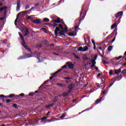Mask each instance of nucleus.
Here are the masks:
<instances>
[{
  "mask_svg": "<svg viewBox=\"0 0 126 126\" xmlns=\"http://www.w3.org/2000/svg\"><path fill=\"white\" fill-rule=\"evenodd\" d=\"M110 38H112V34H110L109 35H108L107 37H106V40H110Z\"/></svg>",
  "mask_w": 126,
  "mask_h": 126,
  "instance_id": "nucleus-37",
  "label": "nucleus"
},
{
  "mask_svg": "<svg viewBox=\"0 0 126 126\" xmlns=\"http://www.w3.org/2000/svg\"><path fill=\"white\" fill-rule=\"evenodd\" d=\"M66 64L68 66V68L70 69H73V67H74V64H73V63L67 62Z\"/></svg>",
  "mask_w": 126,
  "mask_h": 126,
  "instance_id": "nucleus-7",
  "label": "nucleus"
},
{
  "mask_svg": "<svg viewBox=\"0 0 126 126\" xmlns=\"http://www.w3.org/2000/svg\"><path fill=\"white\" fill-rule=\"evenodd\" d=\"M63 97H67L68 96V93H63L62 94Z\"/></svg>",
  "mask_w": 126,
  "mask_h": 126,
  "instance_id": "nucleus-20",
  "label": "nucleus"
},
{
  "mask_svg": "<svg viewBox=\"0 0 126 126\" xmlns=\"http://www.w3.org/2000/svg\"><path fill=\"white\" fill-rule=\"evenodd\" d=\"M122 73H123V74H126V69L123 70L122 71Z\"/></svg>",
  "mask_w": 126,
  "mask_h": 126,
  "instance_id": "nucleus-46",
  "label": "nucleus"
},
{
  "mask_svg": "<svg viewBox=\"0 0 126 126\" xmlns=\"http://www.w3.org/2000/svg\"><path fill=\"white\" fill-rule=\"evenodd\" d=\"M42 46H43V45H42V44H39L38 45V48H42Z\"/></svg>",
  "mask_w": 126,
  "mask_h": 126,
  "instance_id": "nucleus-61",
  "label": "nucleus"
},
{
  "mask_svg": "<svg viewBox=\"0 0 126 126\" xmlns=\"http://www.w3.org/2000/svg\"><path fill=\"white\" fill-rule=\"evenodd\" d=\"M62 68H67V66H66V65H64L62 67Z\"/></svg>",
  "mask_w": 126,
  "mask_h": 126,
  "instance_id": "nucleus-54",
  "label": "nucleus"
},
{
  "mask_svg": "<svg viewBox=\"0 0 126 126\" xmlns=\"http://www.w3.org/2000/svg\"><path fill=\"white\" fill-rule=\"evenodd\" d=\"M51 22H53V23H55V22H56V23H61L62 22L61 21H57V20H52Z\"/></svg>",
  "mask_w": 126,
  "mask_h": 126,
  "instance_id": "nucleus-29",
  "label": "nucleus"
},
{
  "mask_svg": "<svg viewBox=\"0 0 126 126\" xmlns=\"http://www.w3.org/2000/svg\"><path fill=\"white\" fill-rule=\"evenodd\" d=\"M52 120H53V119H52L51 120H47V122H48V123H51L52 122H54V121Z\"/></svg>",
  "mask_w": 126,
  "mask_h": 126,
  "instance_id": "nucleus-50",
  "label": "nucleus"
},
{
  "mask_svg": "<svg viewBox=\"0 0 126 126\" xmlns=\"http://www.w3.org/2000/svg\"><path fill=\"white\" fill-rule=\"evenodd\" d=\"M57 85H58V86H61V87H63V84H60V83H57Z\"/></svg>",
  "mask_w": 126,
  "mask_h": 126,
  "instance_id": "nucleus-39",
  "label": "nucleus"
},
{
  "mask_svg": "<svg viewBox=\"0 0 126 126\" xmlns=\"http://www.w3.org/2000/svg\"><path fill=\"white\" fill-rule=\"evenodd\" d=\"M29 8H30V5L29 4H27L25 8V9H29Z\"/></svg>",
  "mask_w": 126,
  "mask_h": 126,
  "instance_id": "nucleus-27",
  "label": "nucleus"
},
{
  "mask_svg": "<svg viewBox=\"0 0 126 126\" xmlns=\"http://www.w3.org/2000/svg\"><path fill=\"white\" fill-rule=\"evenodd\" d=\"M50 21V19H49L48 18H44L43 20L41 21L42 22H49Z\"/></svg>",
  "mask_w": 126,
  "mask_h": 126,
  "instance_id": "nucleus-16",
  "label": "nucleus"
},
{
  "mask_svg": "<svg viewBox=\"0 0 126 126\" xmlns=\"http://www.w3.org/2000/svg\"><path fill=\"white\" fill-rule=\"evenodd\" d=\"M79 25H76L75 26L74 30H75V31H76V32H77V31L79 30V29H79Z\"/></svg>",
  "mask_w": 126,
  "mask_h": 126,
  "instance_id": "nucleus-19",
  "label": "nucleus"
},
{
  "mask_svg": "<svg viewBox=\"0 0 126 126\" xmlns=\"http://www.w3.org/2000/svg\"><path fill=\"white\" fill-rule=\"evenodd\" d=\"M102 100V98L100 97V99H97L96 101H95V103L96 104H98V103H99V102H101Z\"/></svg>",
  "mask_w": 126,
  "mask_h": 126,
  "instance_id": "nucleus-32",
  "label": "nucleus"
},
{
  "mask_svg": "<svg viewBox=\"0 0 126 126\" xmlns=\"http://www.w3.org/2000/svg\"><path fill=\"white\" fill-rule=\"evenodd\" d=\"M92 43H93V45L96 44V43H95V41H94L93 39L92 40Z\"/></svg>",
  "mask_w": 126,
  "mask_h": 126,
  "instance_id": "nucleus-58",
  "label": "nucleus"
},
{
  "mask_svg": "<svg viewBox=\"0 0 126 126\" xmlns=\"http://www.w3.org/2000/svg\"><path fill=\"white\" fill-rule=\"evenodd\" d=\"M54 77H55V76L52 75V76L50 77L49 79H50V80H52V79H53V78H54Z\"/></svg>",
  "mask_w": 126,
  "mask_h": 126,
  "instance_id": "nucleus-56",
  "label": "nucleus"
},
{
  "mask_svg": "<svg viewBox=\"0 0 126 126\" xmlns=\"http://www.w3.org/2000/svg\"><path fill=\"white\" fill-rule=\"evenodd\" d=\"M123 13H124L123 12V11H121V12L117 13V14L115 15L116 18H118V17H119V16H121L122 15H123Z\"/></svg>",
  "mask_w": 126,
  "mask_h": 126,
  "instance_id": "nucleus-13",
  "label": "nucleus"
},
{
  "mask_svg": "<svg viewBox=\"0 0 126 126\" xmlns=\"http://www.w3.org/2000/svg\"><path fill=\"white\" fill-rule=\"evenodd\" d=\"M88 50V46L84 47L83 48V52H86V51Z\"/></svg>",
  "mask_w": 126,
  "mask_h": 126,
  "instance_id": "nucleus-28",
  "label": "nucleus"
},
{
  "mask_svg": "<svg viewBox=\"0 0 126 126\" xmlns=\"http://www.w3.org/2000/svg\"><path fill=\"white\" fill-rule=\"evenodd\" d=\"M109 75H112V74H113V70H110L109 71Z\"/></svg>",
  "mask_w": 126,
  "mask_h": 126,
  "instance_id": "nucleus-47",
  "label": "nucleus"
},
{
  "mask_svg": "<svg viewBox=\"0 0 126 126\" xmlns=\"http://www.w3.org/2000/svg\"><path fill=\"white\" fill-rule=\"evenodd\" d=\"M65 83H70V80H67L65 81Z\"/></svg>",
  "mask_w": 126,
  "mask_h": 126,
  "instance_id": "nucleus-52",
  "label": "nucleus"
},
{
  "mask_svg": "<svg viewBox=\"0 0 126 126\" xmlns=\"http://www.w3.org/2000/svg\"><path fill=\"white\" fill-rule=\"evenodd\" d=\"M22 30L25 34L24 35L25 37H26L27 35H29L30 34V32H29V31L28 30V29L26 28V27H24L23 28Z\"/></svg>",
  "mask_w": 126,
  "mask_h": 126,
  "instance_id": "nucleus-4",
  "label": "nucleus"
},
{
  "mask_svg": "<svg viewBox=\"0 0 126 126\" xmlns=\"http://www.w3.org/2000/svg\"><path fill=\"white\" fill-rule=\"evenodd\" d=\"M27 12H28V10L23 11L22 12L19 13L18 15L21 14H23V15H25V14H27Z\"/></svg>",
  "mask_w": 126,
  "mask_h": 126,
  "instance_id": "nucleus-15",
  "label": "nucleus"
},
{
  "mask_svg": "<svg viewBox=\"0 0 126 126\" xmlns=\"http://www.w3.org/2000/svg\"><path fill=\"white\" fill-rule=\"evenodd\" d=\"M116 26H117V23H114L113 25H112L111 27V30H113V29L115 28Z\"/></svg>",
  "mask_w": 126,
  "mask_h": 126,
  "instance_id": "nucleus-23",
  "label": "nucleus"
},
{
  "mask_svg": "<svg viewBox=\"0 0 126 126\" xmlns=\"http://www.w3.org/2000/svg\"><path fill=\"white\" fill-rule=\"evenodd\" d=\"M57 21H61V18H58L57 20Z\"/></svg>",
  "mask_w": 126,
  "mask_h": 126,
  "instance_id": "nucleus-64",
  "label": "nucleus"
},
{
  "mask_svg": "<svg viewBox=\"0 0 126 126\" xmlns=\"http://www.w3.org/2000/svg\"><path fill=\"white\" fill-rule=\"evenodd\" d=\"M29 96H34V93L29 94Z\"/></svg>",
  "mask_w": 126,
  "mask_h": 126,
  "instance_id": "nucleus-55",
  "label": "nucleus"
},
{
  "mask_svg": "<svg viewBox=\"0 0 126 126\" xmlns=\"http://www.w3.org/2000/svg\"><path fill=\"white\" fill-rule=\"evenodd\" d=\"M62 70H63V69H60L59 70L57 71L56 72L52 74L51 75L52 76L54 75L55 77H57L58 72H60V71H62Z\"/></svg>",
  "mask_w": 126,
  "mask_h": 126,
  "instance_id": "nucleus-12",
  "label": "nucleus"
},
{
  "mask_svg": "<svg viewBox=\"0 0 126 126\" xmlns=\"http://www.w3.org/2000/svg\"><path fill=\"white\" fill-rule=\"evenodd\" d=\"M19 35L20 38H21V40H22V46L24 47V48H25L26 50H27L28 51H29V52H30V53H31V54H32V51L31 50V49L28 47L26 44V42H25L24 36H23V35L22 34V33H21V32H19Z\"/></svg>",
  "mask_w": 126,
  "mask_h": 126,
  "instance_id": "nucleus-2",
  "label": "nucleus"
},
{
  "mask_svg": "<svg viewBox=\"0 0 126 126\" xmlns=\"http://www.w3.org/2000/svg\"><path fill=\"white\" fill-rule=\"evenodd\" d=\"M14 96H15V94H10L9 95L6 96L3 94H0V99H1V98H4V97H5V98H8V97L9 98H12V97H14Z\"/></svg>",
  "mask_w": 126,
  "mask_h": 126,
  "instance_id": "nucleus-5",
  "label": "nucleus"
},
{
  "mask_svg": "<svg viewBox=\"0 0 126 126\" xmlns=\"http://www.w3.org/2000/svg\"><path fill=\"white\" fill-rule=\"evenodd\" d=\"M58 26H59V27H60V28H61V30H64L63 27V25L59 24V25H58Z\"/></svg>",
  "mask_w": 126,
  "mask_h": 126,
  "instance_id": "nucleus-33",
  "label": "nucleus"
},
{
  "mask_svg": "<svg viewBox=\"0 0 126 126\" xmlns=\"http://www.w3.org/2000/svg\"><path fill=\"white\" fill-rule=\"evenodd\" d=\"M47 117H43L41 118V121H45L46 119H47Z\"/></svg>",
  "mask_w": 126,
  "mask_h": 126,
  "instance_id": "nucleus-44",
  "label": "nucleus"
},
{
  "mask_svg": "<svg viewBox=\"0 0 126 126\" xmlns=\"http://www.w3.org/2000/svg\"><path fill=\"white\" fill-rule=\"evenodd\" d=\"M18 14L17 15V17L14 21L15 25L16 26L17 25V21L18 20Z\"/></svg>",
  "mask_w": 126,
  "mask_h": 126,
  "instance_id": "nucleus-22",
  "label": "nucleus"
},
{
  "mask_svg": "<svg viewBox=\"0 0 126 126\" xmlns=\"http://www.w3.org/2000/svg\"><path fill=\"white\" fill-rule=\"evenodd\" d=\"M66 115L65 113H64L62 114L61 116L60 117V119L61 120H63V118H64V116Z\"/></svg>",
  "mask_w": 126,
  "mask_h": 126,
  "instance_id": "nucleus-21",
  "label": "nucleus"
},
{
  "mask_svg": "<svg viewBox=\"0 0 126 126\" xmlns=\"http://www.w3.org/2000/svg\"><path fill=\"white\" fill-rule=\"evenodd\" d=\"M67 32V27L65 26V28H64V30H61L60 29V28L56 27V30H55V34L56 36L59 37H65V34Z\"/></svg>",
  "mask_w": 126,
  "mask_h": 126,
  "instance_id": "nucleus-1",
  "label": "nucleus"
},
{
  "mask_svg": "<svg viewBox=\"0 0 126 126\" xmlns=\"http://www.w3.org/2000/svg\"><path fill=\"white\" fill-rule=\"evenodd\" d=\"M97 57H98L97 55H95V57H94V59H92V60H94V61H96V60H97Z\"/></svg>",
  "mask_w": 126,
  "mask_h": 126,
  "instance_id": "nucleus-57",
  "label": "nucleus"
},
{
  "mask_svg": "<svg viewBox=\"0 0 126 126\" xmlns=\"http://www.w3.org/2000/svg\"><path fill=\"white\" fill-rule=\"evenodd\" d=\"M16 3H17L16 11H19V10H20V4H21L20 0H17Z\"/></svg>",
  "mask_w": 126,
  "mask_h": 126,
  "instance_id": "nucleus-6",
  "label": "nucleus"
},
{
  "mask_svg": "<svg viewBox=\"0 0 126 126\" xmlns=\"http://www.w3.org/2000/svg\"><path fill=\"white\" fill-rule=\"evenodd\" d=\"M68 35H69V36H70L71 37H75V36H76V35H77V33H76V32H69V33H68Z\"/></svg>",
  "mask_w": 126,
  "mask_h": 126,
  "instance_id": "nucleus-11",
  "label": "nucleus"
},
{
  "mask_svg": "<svg viewBox=\"0 0 126 126\" xmlns=\"http://www.w3.org/2000/svg\"><path fill=\"white\" fill-rule=\"evenodd\" d=\"M39 3H37L35 4V7L39 6Z\"/></svg>",
  "mask_w": 126,
  "mask_h": 126,
  "instance_id": "nucleus-59",
  "label": "nucleus"
},
{
  "mask_svg": "<svg viewBox=\"0 0 126 126\" xmlns=\"http://www.w3.org/2000/svg\"><path fill=\"white\" fill-rule=\"evenodd\" d=\"M9 102H11V100L10 99H6V103H8Z\"/></svg>",
  "mask_w": 126,
  "mask_h": 126,
  "instance_id": "nucleus-51",
  "label": "nucleus"
},
{
  "mask_svg": "<svg viewBox=\"0 0 126 126\" xmlns=\"http://www.w3.org/2000/svg\"><path fill=\"white\" fill-rule=\"evenodd\" d=\"M32 16H29L28 17V19H29V20H31V21L32 22V21L33 20V18H32Z\"/></svg>",
  "mask_w": 126,
  "mask_h": 126,
  "instance_id": "nucleus-30",
  "label": "nucleus"
},
{
  "mask_svg": "<svg viewBox=\"0 0 126 126\" xmlns=\"http://www.w3.org/2000/svg\"><path fill=\"white\" fill-rule=\"evenodd\" d=\"M13 107H14L15 109H18V107L17 106V105L15 103L13 104Z\"/></svg>",
  "mask_w": 126,
  "mask_h": 126,
  "instance_id": "nucleus-41",
  "label": "nucleus"
},
{
  "mask_svg": "<svg viewBox=\"0 0 126 126\" xmlns=\"http://www.w3.org/2000/svg\"><path fill=\"white\" fill-rule=\"evenodd\" d=\"M102 62L104 64H108L109 63L106 62V61L104 60L103 59H102Z\"/></svg>",
  "mask_w": 126,
  "mask_h": 126,
  "instance_id": "nucleus-36",
  "label": "nucleus"
},
{
  "mask_svg": "<svg viewBox=\"0 0 126 126\" xmlns=\"http://www.w3.org/2000/svg\"><path fill=\"white\" fill-rule=\"evenodd\" d=\"M122 58H123V56H120L118 57V58H116L115 59H116V61H119V60H121V59H122Z\"/></svg>",
  "mask_w": 126,
  "mask_h": 126,
  "instance_id": "nucleus-40",
  "label": "nucleus"
},
{
  "mask_svg": "<svg viewBox=\"0 0 126 126\" xmlns=\"http://www.w3.org/2000/svg\"><path fill=\"white\" fill-rule=\"evenodd\" d=\"M121 72H122V69L121 68H119V69L115 70V74L119 75V74H120V73Z\"/></svg>",
  "mask_w": 126,
  "mask_h": 126,
  "instance_id": "nucleus-14",
  "label": "nucleus"
},
{
  "mask_svg": "<svg viewBox=\"0 0 126 126\" xmlns=\"http://www.w3.org/2000/svg\"><path fill=\"white\" fill-rule=\"evenodd\" d=\"M51 106H50V104L47 105L45 106L46 109L48 108H50Z\"/></svg>",
  "mask_w": 126,
  "mask_h": 126,
  "instance_id": "nucleus-60",
  "label": "nucleus"
},
{
  "mask_svg": "<svg viewBox=\"0 0 126 126\" xmlns=\"http://www.w3.org/2000/svg\"><path fill=\"white\" fill-rule=\"evenodd\" d=\"M41 30H43L44 33H47V29L45 28H41Z\"/></svg>",
  "mask_w": 126,
  "mask_h": 126,
  "instance_id": "nucleus-38",
  "label": "nucleus"
},
{
  "mask_svg": "<svg viewBox=\"0 0 126 126\" xmlns=\"http://www.w3.org/2000/svg\"><path fill=\"white\" fill-rule=\"evenodd\" d=\"M63 79H65L66 80H70V78L68 77H63Z\"/></svg>",
  "mask_w": 126,
  "mask_h": 126,
  "instance_id": "nucleus-34",
  "label": "nucleus"
},
{
  "mask_svg": "<svg viewBox=\"0 0 126 126\" xmlns=\"http://www.w3.org/2000/svg\"><path fill=\"white\" fill-rule=\"evenodd\" d=\"M44 43H45V45H46L47 47H49V46H50V44H49V41L45 40L44 41Z\"/></svg>",
  "mask_w": 126,
  "mask_h": 126,
  "instance_id": "nucleus-31",
  "label": "nucleus"
},
{
  "mask_svg": "<svg viewBox=\"0 0 126 126\" xmlns=\"http://www.w3.org/2000/svg\"><path fill=\"white\" fill-rule=\"evenodd\" d=\"M92 63H93V64H96V61H95V60H92Z\"/></svg>",
  "mask_w": 126,
  "mask_h": 126,
  "instance_id": "nucleus-42",
  "label": "nucleus"
},
{
  "mask_svg": "<svg viewBox=\"0 0 126 126\" xmlns=\"http://www.w3.org/2000/svg\"><path fill=\"white\" fill-rule=\"evenodd\" d=\"M74 57L75 58V59H78V60H79V59H80V57L76 56V55L75 54H74Z\"/></svg>",
  "mask_w": 126,
  "mask_h": 126,
  "instance_id": "nucleus-48",
  "label": "nucleus"
},
{
  "mask_svg": "<svg viewBox=\"0 0 126 126\" xmlns=\"http://www.w3.org/2000/svg\"><path fill=\"white\" fill-rule=\"evenodd\" d=\"M113 84H114V83H111L109 86V87H111V86H112V85H113ZM109 87H106V89L101 93L102 94H103V95H105V94H106V93H107V92L108 91L107 90V89H108Z\"/></svg>",
  "mask_w": 126,
  "mask_h": 126,
  "instance_id": "nucleus-10",
  "label": "nucleus"
},
{
  "mask_svg": "<svg viewBox=\"0 0 126 126\" xmlns=\"http://www.w3.org/2000/svg\"><path fill=\"white\" fill-rule=\"evenodd\" d=\"M35 55L37 56V59L39 60V61H40V59L39 58V57L41 56V53L40 52H38L37 53H35Z\"/></svg>",
  "mask_w": 126,
  "mask_h": 126,
  "instance_id": "nucleus-26",
  "label": "nucleus"
},
{
  "mask_svg": "<svg viewBox=\"0 0 126 126\" xmlns=\"http://www.w3.org/2000/svg\"><path fill=\"white\" fill-rule=\"evenodd\" d=\"M83 60H88V57H87L86 55H85V56H84V57H83Z\"/></svg>",
  "mask_w": 126,
  "mask_h": 126,
  "instance_id": "nucleus-43",
  "label": "nucleus"
},
{
  "mask_svg": "<svg viewBox=\"0 0 126 126\" xmlns=\"http://www.w3.org/2000/svg\"><path fill=\"white\" fill-rule=\"evenodd\" d=\"M7 8V7L4 6V7H2L0 8V11H3V10H6V9Z\"/></svg>",
  "mask_w": 126,
  "mask_h": 126,
  "instance_id": "nucleus-18",
  "label": "nucleus"
},
{
  "mask_svg": "<svg viewBox=\"0 0 126 126\" xmlns=\"http://www.w3.org/2000/svg\"><path fill=\"white\" fill-rule=\"evenodd\" d=\"M113 48V46H109L108 48V51L109 52H111V51H112V49Z\"/></svg>",
  "mask_w": 126,
  "mask_h": 126,
  "instance_id": "nucleus-35",
  "label": "nucleus"
},
{
  "mask_svg": "<svg viewBox=\"0 0 126 126\" xmlns=\"http://www.w3.org/2000/svg\"><path fill=\"white\" fill-rule=\"evenodd\" d=\"M94 66H95V64H92L91 65V67H92V68L94 67Z\"/></svg>",
  "mask_w": 126,
  "mask_h": 126,
  "instance_id": "nucleus-63",
  "label": "nucleus"
},
{
  "mask_svg": "<svg viewBox=\"0 0 126 126\" xmlns=\"http://www.w3.org/2000/svg\"><path fill=\"white\" fill-rule=\"evenodd\" d=\"M94 50H96V44H94Z\"/></svg>",
  "mask_w": 126,
  "mask_h": 126,
  "instance_id": "nucleus-62",
  "label": "nucleus"
},
{
  "mask_svg": "<svg viewBox=\"0 0 126 126\" xmlns=\"http://www.w3.org/2000/svg\"><path fill=\"white\" fill-rule=\"evenodd\" d=\"M74 87H75V85H74V84H70L68 86V89L72 91L74 88Z\"/></svg>",
  "mask_w": 126,
  "mask_h": 126,
  "instance_id": "nucleus-9",
  "label": "nucleus"
},
{
  "mask_svg": "<svg viewBox=\"0 0 126 126\" xmlns=\"http://www.w3.org/2000/svg\"><path fill=\"white\" fill-rule=\"evenodd\" d=\"M118 78H122V76H118L117 77H115V79H116V80H117V79H118Z\"/></svg>",
  "mask_w": 126,
  "mask_h": 126,
  "instance_id": "nucleus-53",
  "label": "nucleus"
},
{
  "mask_svg": "<svg viewBox=\"0 0 126 126\" xmlns=\"http://www.w3.org/2000/svg\"><path fill=\"white\" fill-rule=\"evenodd\" d=\"M77 50L79 52H83V47H82V46H81L78 48Z\"/></svg>",
  "mask_w": 126,
  "mask_h": 126,
  "instance_id": "nucleus-24",
  "label": "nucleus"
},
{
  "mask_svg": "<svg viewBox=\"0 0 126 126\" xmlns=\"http://www.w3.org/2000/svg\"><path fill=\"white\" fill-rule=\"evenodd\" d=\"M32 23H34L35 24H40V23H42V21H40L39 19H34L32 21Z\"/></svg>",
  "mask_w": 126,
  "mask_h": 126,
  "instance_id": "nucleus-8",
  "label": "nucleus"
},
{
  "mask_svg": "<svg viewBox=\"0 0 126 126\" xmlns=\"http://www.w3.org/2000/svg\"><path fill=\"white\" fill-rule=\"evenodd\" d=\"M86 16V6H84L82 8V10L80 12V19H79V21H81V20H83L84 18H85V16Z\"/></svg>",
  "mask_w": 126,
  "mask_h": 126,
  "instance_id": "nucleus-3",
  "label": "nucleus"
},
{
  "mask_svg": "<svg viewBox=\"0 0 126 126\" xmlns=\"http://www.w3.org/2000/svg\"><path fill=\"white\" fill-rule=\"evenodd\" d=\"M54 100L55 101H58L59 100V97H58L57 96H55L54 98Z\"/></svg>",
  "mask_w": 126,
  "mask_h": 126,
  "instance_id": "nucleus-49",
  "label": "nucleus"
},
{
  "mask_svg": "<svg viewBox=\"0 0 126 126\" xmlns=\"http://www.w3.org/2000/svg\"><path fill=\"white\" fill-rule=\"evenodd\" d=\"M25 59L28 58H32V56L30 54H26L24 56Z\"/></svg>",
  "mask_w": 126,
  "mask_h": 126,
  "instance_id": "nucleus-17",
  "label": "nucleus"
},
{
  "mask_svg": "<svg viewBox=\"0 0 126 126\" xmlns=\"http://www.w3.org/2000/svg\"><path fill=\"white\" fill-rule=\"evenodd\" d=\"M24 97V94L22 93L19 95H16L15 97Z\"/></svg>",
  "mask_w": 126,
  "mask_h": 126,
  "instance_id": "nucleus-25",
  "label": "nucleus"
},
{
  "mask_svg": "<svg viewBox=\"0 0 126 126\" xmlns=\"http://www.w3.org/2000/svg\"><path fill=\"white\" fill-rule=\"evenodd\" d=\"M49 81H50V80H46L44 82L43 84H44V85H45V84H48V82H49Z\"/></svg>",
  "mask_w": 126,
  "mask_h": 126,
  "instance_id": "nucleus-45",
  "label": "nucleus"
}]
</instances>
